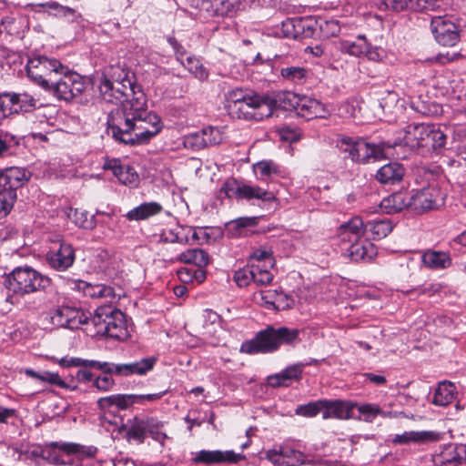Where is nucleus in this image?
I'll return each instance as SVG.
<instances>
[{"instance_id": "1", "label": "nucleus", "mask_w": 466, "mask_h": 466, "mask_svg": "<svg viewBox=\"0 0 466 466\" xmlns=\"http://www.w3.org/2000/svg\"><path fill=\"white\" fill-rule=\"evenodd\" d=\"M162 128L160 117L147 111L146 95L140 106L131 105L128 110H112L107 117V130L112 137L124 145L147 143Z\"/></svg>"}, {"instance_id": "2", "label": "nucleus", "mask_w": 466, "mask_h": 466, "mask_svg": "<svg viewBox=\"0 0 466 466\" xmlns=\"http://www.w3.org/2000/svg\"><path fill=\"white\" fill-rule=\"evenodd\" d=\"M98 89L105 102L120 106L115 110H128L133 104L140 106L145 96L134 75L119 66L112 68L110 77L103 76Z\"/></svg>"}, {"instance_id": "3", "label": "nucleus", "mask_w": 466, "mask_h": 466, "mask_svg": "<svg viewBox=\"0 0 466 466\" xmlns=\"http://www.w3.org/2000/svg\"><path fill=\"white\" fill-rule=\"evenodd\" d=\"M299 334L298 329L268 325L258 331L253 339L242 342L239 351L249 355L273 353L282 345L295 347L300 342Z\"/></svg>"}, {"instance_id": "4", "label": "nucleus", "mask_w": 466, "mask_h": 466, "mask_svg": "<svg viewBox=\"0 0 466 466\" xmlns=\"http://www.w3.org/2000/svg\"><path fill=\"white\" fill-rule=\"evenodd\" d=\"M226 107L233 116L245 120L261 121L269 113L262 95L242 88L226 94Z\"/></svg>"}, {"instance_id": "5", "label": "nucleus", "mask_w": 466, "mask_h": 466, "mask_svg": "<svg viewBox=\"0 0 466 466\" xmlns=\"http://www.w3.org/2000/svg\"><path fill=\"white\" fill-rule=\"evenodd\" d=\"M51 283L48 277L31 267H17L4 277L5 287L12 292L6 301L15 304L16 296L24 297L46 289Z\"/></svg>"}, {"instance_id": "6", "label": "nucleus", "mask_w": 466, "mask_h": 466, "mask_svg": "<svg viewBox=\"0 0 466 466\" xmlns=\"http://www.w3.org/2000/svg\"><path fill=\"white\" fill-rule=\"evenodd\" d=\"M163 428L164 422L156 417L135 416L123 423L118 431L130 444H143L148 436L163 444L167 438Z\"/></svg>"}, {"instance_id": "7", "label": "nucleus", "mask_w": 466, "mask_h": 466, "mask_svg": "<svg viewBox=\"0 0 466 466\" xmlns=\"http://www.w3.org/2000/svg\"><path fill=\"white\" fill-rule=\"evenodd\" d=\"M65 70L66 66L62 65L59 60L45 56L32 57L26 64L27 76L45 91L54 80L53 76Z\"/></svg>"}, {"instance_id": "8", "label": "nucleus", "mask_w": 466, "mask_h": 466, "mask_svg": "<svg viewBox=\"0 0 466 466\" xmlns=\"http://www.w3.org/2000/svg\"><path fill=\"white\" fill-rule=\"evenodd\" d=\"M61 76L52 81L46 92L52 94L58 100L71 101L82 95L86 88L85 80L79 74L71 71L66 66Z\"/></svg>"}, {"instance_id": "9", "label": "nucleus", "mask_w": 466, "mask_h": 466, "mask_svg": "<svg viewBox=\"0 0 466 466\" xmlns=\"http://www.w3.org/2000/svg\"><path fill=\"white\" fill-rule=\"evenodd\" d=\"M431 30L435 41L447 47H453L461 41V27L456 19L449 15L431 18Z\"/></svg>"}, {"instance_id": "10", "label": "nucleus", "mask_w": 466, "mask_h": 466, "mask_svg": "<svg viewBox=\"0 0 466 466\" xmlns=\"http://www.w3.org/2000/svg\"><path fill=\"white\" fill-rule=\"evenodd\" d=\"M156 362V357H147L129 363L101 361L99 366L102 372L115 373V376L117 377H128L131 375H146L154 369Z\"/></svg>"}, {"instance_id": "11", "label": "nucleus", "mask_w": 466, "mask_h": 466, "mask_svg": "<svg viewBox=\"0 0 466 466\" xmlns=\"http://www.w3.org/2000/svg\"><path fill=\"white\" fill-rule=\"evenodd\" d=\"M89 318L90 312L68 305L57 307L51 316L53 324L69 329H77L83 325H89Z\"/></svg>"}, {"instance_id": "12", "label": "nucleus", "mask_w": 466, "mask_h": 466, "mask_svg": "<svg viewBox=\"0 0 466 466\" xmlns=\"http://www.w3.org/2000/svg\"><path fill=\"white\" fill-rule=\"evenodd\" d=\"M76 260V251L72 244L64 239L54 243L46 253V261L50 268L57 271H66Z\"/></svg>"}, {"instance_id": "13", "label": "nucleus", "mask_w": 466, "mask_h": 466, "mask_svg": "<svg viewBox=\"0 0 466 466\" xmlns=\"http://www.w3.org/2000/svg\"><path fill=\"white\" fill-rule=\"evenodd\" d=\"M266 458L278 466H299L311 464L313 461L308 455L289 445L268 450Z\"/></svg>"}, {"instance_id": "14", "label": "nucleus", "mask_w": 466, "mask_h": 466, "mask_svg": "<svg viewBox=\"0 0 466 466\" xmlns=\"http://www.w3.org/2000/svg\"><path fill=\"white\" fill-rule=\"evenodd\" d=\"M428 125L424 123H412L407 125L399 135L393 147L403 146L421 154L425 137L428 133Z\"/></svg>"}, {"instance_id": "15", "label": "nucleus", "mask_w": 466, "mask_h": 466, "mask_svg": "<svg viewBox=\"0 0 466 466\" xmlns=\"http://www.w3.org/2000/svg\"><path fill=\"white\" fill-rule=\"evenodd\" d=\"M32 174L29 170L20 167H9L0 170V189L17 193V190L27 184Z\"/></svg>"}, {"instance_id": "16", "label": "nucleus", "mask_w": 466, "mask_h": 466, "mask_svg": "<svg viewBox=\"0 0 466 466\" xmlns=\"http://www.w3.org/2000/svg\"><path fill=\"white\" fill-rule=\"evenodd\" d=\"M47 446L57 449L66 455H74L76 459L82 460L76 466H101L98 462L83 461L84 459H89L96 456L97 448L95 446H86L75 442L51 441Z\"/></svg>"}, {"instance_id": "17", "label": "nucleus", "mask_w": 466, "mask_h": 466, "mask_svg": "<svg viewBox=\"0 0 466 466\" xmlns=\"http://www.w3.org/2000/svg\"><path fill=\"white\" fill-rule=\"evenodd\" d=\"M246 456L242 453H236L234 451H208L202 450L193 458L194 463H202L206 465L228 463L236 464L244 461Z\"/></svg>"}, {"instance_id": "18", "label": "nucleus", "mask_w": 466, "mask_h": 466, "mask_svg": "<svg viewBox=\"0 0 466 466\" xmlns=\"http://www.w3.org/2000/svg\"><path fill=\"white\" fill-rule=\"evenodd\" d=\"M219 142L220 136L218 130L212 127L190 133L183 137L184 147L193 151H198L207 147L217 145Z\"/></svg>"}, {"instance_id": "19", "label": "nucleus", "mask_w": 466, "mask_h": 466, "mask_svg": "<svg viewBox=\"0 0 466 466\" xmlns=\"http://www.w3.org/2000/svg\"><path fill=\"white\" fill-rule=\"evenodd\" d=\"M410 209L417 212L436 208L440 202L441 191L434 187H428L410 194Z\"/></svg>"}, {"instance_id": "20", "label": "nucleus", "mask_w": 466, "mask_h": 466, "mask_svg": "<svg viewBox=\"0 0 466 466\" xmlns=\"http://www.w3.org/2000/svg\"><path fill=\"white\" fill-rule=\"evenodd\" d=\"M309 363L298 362L286 367L279 373L268 376L267 382L272 388L289 387L302 379L304 368Z\"/></svg>"}, {"instance_id": "21", "label": "nucleus", "mask_w": 466, "mask_h": 466, "mask_svg": "<svg viewBox=\"0 0 466 466\" xmlns=\"http://www.w3.org/2000/svg\"><path fill=\"white\" fill-rule=\"evenodd\" d=\"M72 289L83 293L86 298L105 299L108 302H112L116 299L114 288L102 283L91 284L76 279L72 282Z\"/></svg>"}, {"instance_id": "22", "label": "nucleus", "mask_w": 466, "mask_h": 466, "mask_svg": "<svg viewBox=\"0 0 466 466\" xmlns=\"http://www.w3.org/2000/svg\"><path fill=\"white\" fill-rule=\"evenodd\" d=\"M356 403L350 400L322 399V418L347 420L351 417V412Z\"/></svg>"}, {"instance_id": "23", "label": "nucleus", "mask_w": 466, "mask_h": 466, "mask_svg": "<svg viewBox=\"0 0 466 466\" xmlns=\"http://www.w3.org/2000/svg\"><path fill=\"white\" fill-rule=\"evenodd\" d=\"M263 101L268 105V114L265 118L269 117L273 114V110L280 108L286 111L296 109L298 105L297 96L289 91H282L272 96L262 95Z\"/></svg>"}, {"instance_id": "24", "label": "nucleus", "mask_w": 466, "mask_h": 466, "mask_svg": "<svg viewBox=\"0 0 466 466\" xmlns=\"http://www.w3.org/2000/svg\"><path fill=\"white\" fill-rule=\"evenodd\" d=\"M439 440V433L433 431H409L396 434L390 440L394 445L426 444Z\"/></svg>"}, {"instance_id": "25", "label": "nucleus", "mask_w": 466, "mask_h": 466, "mask_svg": "<svg viewBox=\"0 0 466 466\" xmlns=\"http://www.w3.org/2000/svg\"><path fill=\"white\" fill-rule=\"evenodd\" d=\"M365 232V227L360 217H353L341 224L337 229V237L342 243L360 241Z\"/></svg>"}, {"instance_id": "26", "label": "nucleus", "mask_w": 466, "mask_h": 466, "mask_svg": "<svg viewBox=\"0 0 466 466\" xmlns=\"http://www.w3.org/2000/svg\"><path fill=\"white\" fill-rule=\"evenodd\" d=\"M440 466H466V444L451 443L439 455Z\"/></svg>"}, {"instance_id": "27", "label": "nucleus", "mask_w": 466, "mask_h": 466, "mask_svg": "<svg viewBox=\"0 0 466 466\" xmlns=\"http://www.w3.org/2000/svg\"><path fill=\"white\" fill-rule=\"evenodd\" d=\"M421 262L429 269L443 270L452 265V258L447 251L427 249L421 255Z\"/></svg>"}, {"instance_id": "28", "label": "nucleus", "mask_w": 466, "mask_h": 466, "mask_svg": "<svg viewBox=\"0 0 466 466\" xmlns=\"http://www.w3.org/2000/svg\"><path fill=\"white\" fill-rule=\"evenodd\" d=\"M405 175V167L399 162H390L380 167L375 175L378 182L384 185H394L400 182Z\"/></svg>"}, {"instance_id": "29", "label": "nucleus", "mask_w": 466, "mask_h": 466, "mask_svg": "<svg viewBox=\"0 0 466 466\" xmlns=\"http://www.w3.org/2000/svg\"><path fill=\"white\" fill-rule=\"evenodd\" d=\"M428 133L425 137L421 155L431 154L445 147L447 142L446 134L435 124L428 125Z\"/></svg>"}, {"instance_id": "30", "label": "nucleus", "mask_w": 466, "mask_h": 466, "mask_svg": "<svg viewBox=\"0 0 466 466\" xmlns=\"http://www.w3.org/2000/svg\"><path fill=\"white\" fill-rule=\"evenodd\" d=\"M108 320L106 336L117 340H126L129 337L125 315L121 310L114 308V312Z\"/></svg>"}, {"instance_id": "31", "label": "nucleus", "mask_w": 466, "mask_h": 466, "mask_svg": "<svg viewBox=\"0 0 466 466\" xmlns=\"http://www.w3.org/2000/svg\"><path fill=\"white\" fill-rule=\"evenodd\" d=\"M100 410L106 411L115 408L117 410H126L134 406L133 394H113L99 398L96 401Z\"/></svg>"}, {"instance_id": "32", "label": "nucleus", "mask_w": 466, "mask_h": 466, "mask_svg": "<svg viewBox=\"0 0 466 466\" xmlns=\"http://www.w3.org/2000/svg\"><path fill=\"white\" fill-rule=\"evenodd\" d=\"M380 208L388 214H394L405 208H410V193L402 191L392 193L381 200Z\"/></svg>"}, {"instance_id": "33", "label": "nucleus", "mask_w": 466, "mask_h": 466, "mask_svg": "<svg viewBox=\"0 0 466 466\" xmlns=\"http://www.w3.org/2000/svg\"><path fill=\"white\" fill-rule=\"evenodd\" d=\"M355 151L353 161L362 164L368 163L370 158L377 159L383 154V150L379 145L369 143L361 137H357Z\"/></svg>"}, {"instance_id": "34", "label": "nucleus", "mask_w": 466, "mask_h": 466, "mask_svg": "<svg viewBox=\"0 0 466 466\" xmlns=\"http://www.w3.org/2000/svg\"><path fill=\"white\" fill-rule=\"evenodd\" d=\"M458 395L457 387L451 381L439 382L434 390L432 403L435 406L445 407L453 402Z\"/></svg>"}, {"instance_id": "35", "label": "nucleus", "mask_w": 466, "mask_h": 466, "mask_svg": "<svg viewBox=\"0 0 466 466\" xmlns=\"http://www.w3.org/2000/svg\"><path fill=\"white\" fill-rule=\"evenodd\" d=\"M162 209V206L157 202H144L129 210L125 218L129 221L146 220L159 214Z\"/></svg>"}, {"instance_id": "36", "label": "nucleus", "mask_w": 466, "mask_h": 466, "mask_svg": "<svg viewBox=\"0 0 466 466\" xmlns=\"http://www.w3.org/2000/svg\"><path fill=\"white\" fill-rule=\"evenodd\" d=\"M367 41L365 35H359L354 40L339 39L336 47L344 54L360 56L367 50Z\"/></svg>"}, {"instance_id": "37", "label": "nucleus", "mask_w": 466, "mask_h": 466, "mask_svg": "<svg viewBox=\"0 0 466 466\" xmlns=\"http://www.w3.org/2000/svg\"><path fill=\"white\" fill-rule=\"evenodd\" d=\"M66 217L79 228L92 230L96 226V216L81 208H69Z\"/></svg>"}, {"instance_id": "38", "label": "nucleus", "mask_w": 466, "mask_h": 466, "mask_svg": "<svg viewBox=\"0 0 466 466\" xmlns=\"http://www.w3.org/2000/svg\"><path fill=\"white\" fill-rule=\"evenodd\" d=\"M10 93L14 102L13 109L15 110V115L31 113L37 108L38 101L32 95L26 92Z\"/></svg>"}, {"instance_id": "39", "label": "nucleus", "mask_w": 466, "mask_h": 466, "mask_svg": "<svg viewBox=\"0 0 466 466\" xmlns=\"http://www.w3.org/2000/svg\"><path fill=\"white\" fill-rule=\"evenodd\" d=\"M238 199H258L264 202H271L276 200V197L273 192L264 189L258 186H253L242 182L241 190Z\"/></svg>"}, {"instance_id": "40", "label": "nucleus", "mask_w": 466, "mask_h": 466, "mask_svg": "<svg viewBox=\"0 0 466 466\" xmlns=\"http://www.w3.org/2000/svg\"><path fill=\"white\" fill-rule=\"evenodd\" d=\"M177 260L185 264H193L198 268H203L209 264V256L204 249L189 248L179 254Z\"/></svg>"}, {"instance_id": "41", "label": "nucleus", "mask_w": 466, "mask_h": 466, "mask_svg": "<svg viewBox=\"0 0 466 466\" xmlns=\"http://www.w3.org/2000/svg\"><path fill=\"white\" fill-rule=\"evenodd\" d=\"M114 312L112 306H101L98 307L94 316L90 315L89 324H92L96 329V335H105L107 329V321Z\"/></svg>"}, {"instance_id": "42", "label": "nucleus", "mask_w": 466, "mask_h": 466, "mask_svg": "<svg viewBox=\"0 0 466 466\" xmlns=\"http://www.w3.org/2000/svg\"><path fill=\"white\" fill-rule=\"evenodd\" d=\"M365 227V231H370L373 239H381L386 238L393 229L391 221L388 218H375L369 220Z\"/></svg>"}, {"instance_id": "43", "label": "nucleus", "mask_w": 466, "mask_h": 466, "mask_svg": "<svg viewBox=\"0 0 466 466\" xmlns=\"http://www.w3.org/2000/svg\"><path fill=\"white\" fill-rule=\"evenodd\" d=\"M185 231L188 232V228H184L182 225H177L174 228L163 230L160 240L165 243H179L189 244L190 239L185 235Z\"/></svg>"}, {"instance_id": "44", "label": "nucleus", "mask_w": 466, "mask_h": 466, "mask_svg": "<svg viewBox=\"0 0 466 466\" xmlns=\"http://www.w3.org/2000/svg\"><path fill=\"white\" fill-rule=\"evenodd\" d=\"M181 65L200 82L208 81L209 72L195 56H187Z\"/></svg>"}, {"instance_id": "45", "label": "nucleus", "mask_w": 466, "mask_h": 466, "mask_svg": "<svg viewBox=\"0 0 466 466\" xmlns=\"http://www.w3.org/2000/svg\"><path fill=\"white\" fill-rule=\"evenodd\" d=\"M210 7L217 16H231L238 7V0H211Z\"/></svg>"}, {"instance_id": "46", "label": "nucleus", "mask_w": 466, "mask_h": 466, "mask_svg": "<svg viewBox=\"0 0 466 466\" xmlns=\"http://www.w3.org/2000/svg\"><path fill=\"white\" fill-rule=\"evenodd\" d=\"M280 76L287 81L294 84H303L308 76V71L301 66H285L280 68Z\"/></svg>"}, {"instance_id": "47", "label": "nucleus", "mask_w": 466, "mask_h": 466, "mask_svg": "<svg viewBox=\"0 0 466 466\" xmlns=\"http://www.w3.org/2000/svg\"><path fill=\"white\" fill-rule=\"evenodd\" d=\"M304 18H288L281 23L282 31L287 37L299 38L303 33Z\"/></svg>"}, {"instance_id": "48", "label": "nucleus", "mask_w": 466, "mask_h": 466, "mask_svg": "<svg viewBox=\"0 0 466 466\" xmlns=\"http://www.w3.org/2000/svg\"><path fill=\"white\" fill-rule=\"evenodd\" d=\"M255 172L258 175V178L266 180L275 175L280 174V167L271 160L259 161L254 165Z\"/></svg>"}, {"instance_id": "49", "label": "nucleus", "mask_w": 466, "mask_h": 466, "mask_svg": "<svg viewBox=\"0 0 466 466\" xmlns=\"http://www.w3.org/2000/svg\"><path fill=\"white\" fill-rule=\"evenodd\" d=\"M379 9L400 13L408 9L412 10V0H377Z\"/></svg>"}, {"instance_id": "50", "label": "nucleus", "mask_w": 466, "mask_h": 466, "mask_svg": "<svg viewBox=\"0 0 466 466\" xmlns=\"http://www.w3.org/2000/svg\"><path fill=\"white\" fill-rule=\"evenodd\" d=\"M58 364L63 368L86 366L100 371L101 361L95 360H86L76 357H63L58 360Z\"/></svg>"}, {"instance_id": "51", "label": "nucleus", "mask_w": 466, "mask_h": 466, "mask_svg": "<svg viewBox=\"0 0 466 466\" xmlns=\"http://www.w3.org/2000/svg\"><path fill=\"white\" fill-rule=\"evenodd\" d=\"M233 279L236 284L244 288L248 286L254 279L253 263L248 264L247 266L238 268L235 271Z\"/></svg>"}, {"instance_id": "52", "label": "nucleus", "mask_w": 466, "mask_h": 466, "mask_svg": "<svg viewBox=\"0 0 466 466\" xmlns=\"http://www.w3.org/2000/svg\"><path fill=\"white\" fill-rule=\"evenodd\" d=\"M355 408L358 409L365 422H372L378 415L385 416V412L377 404L365 403L358 405L356 403Z\"/></svg>"}, {"instance_id": "53", "label": "nucleus", "mask_w": 466, "mask_h": 466, "mask_svg": "<svg viewBox=\"0 0 466 466\" xmlns=\"http://www.w3.org/2000/svg\"><path fill=\"white\" fill-rule=\"evenodd\" d=\"M19 144L18 138L8 131L0 129V157L9 154Z\"/></svg>"}, {"instance_id": "54", "label": "nucleus", "mask_w": 466, "mask_h": 466, "mask_svg": "<svg viewBox=\"0 0 466 466\" xmlns=\"http://www.w3.org/2000/svg\"><path fill=\"white\" fill-rule=\"evenodd\" d=\"M321 410L322 400H319L297 406L295 414L302 417L312 418L317 416L319 413H321Z\"/></svg>"}, {"instance_id": "55", "label": "nucleus", "mask_w": 466, "mask_h": 466, "mask_svg": "<svg viewBox=\"0 0 466 466\" xmlns=\"http://www.w3.org/2000/svg\"><path fill=\"white\" fill-rule=\"evenodd\" d=\"M17 193H9L0 189V218H5L13 209Z\"/></svg>"}, {"instance_id": "56", "label": "nucleus", "mask_w": 466, "mask_h": 466, "mask_svg": "<svg viewBox=\"0 0 466 466\" xmlns=\"http://www.w3.org/2000/svg\"><path fill=\"white\" fill-rule=\"evenodd\" d=\"M113 375H115V373H106L101 371L100 375L96 376L92 386L99 391H110L116 385V381L112 378Z\"/></svg>"}, {"instance_id": "57", "label": "nucleus", "mask_w": 466, "mask_h": 466, "mask_svg": "<svg viewBox=\"0 0 466 466\" xmlns=\"http://www.w3.org/2000/svg\"><path fill=\"white\" fill-rule=\"evenodd\" d=\"M242 182L236 179H228L225 181L219 190V195L228 198H239Z\"/></svg>"}, {"instance_id": "58", "label": "nucleus", "mask_w": 466, "mask_h": 466, "mask_svg": "<svg viewBox=\"0 0 466 466\" xmlns=\"http://www.w3.org/2000/svg\"><path fill=\"white\" fill-rule=\"evenodd\" d=\"M268 267L260 266L253 263L254 279L253 283L258 286L269 284L273 279L272 273L268 269Z\"/></svg>"}, {"instance_id": "59", "label": "nucleus", "mask_w": 466, "mask_h": 466, "mask_svg": "<svg viewBox=\"0 0 466 466\" xmlns=\"http://www.w3.org/2000/svg\"><path fill=\"white\" fill-rule=\"evenodd\" d=\"M337 147L340 151L349 153V157L353 161V157L356 154L355 148H357V137L340 135L337 138Z\"/></svg>"}, {"instance_id": "60", "label": "nucleus", "mask_w": 466, "mask_h": 466, "mask_svg": "<svg viewBox=\"0 0 466 466\" xmlns=\"http://www.w3.org/2000/svg\"><path fill=\"white\" fill-rule=\"evenodd\" d=\"M14 102L10 92L0 94V122L15 114Z\"/></svg>"}, {"instance_id": "61", "label": "nucleus", "mask_w": 466, "mask_h": 466, "mask_svg": "<svg viewBox=\"0 0 466 466\" xmlns=\"http://www.w3.org/2000/svg\"><path fill=\"white\" fill-rule=\"evenodd\" d=\"M41 7L55 11L58 17L76 16V11L69 6L62 5L57 2H46L39 5Z\"/></svg>"}, {"instance_id": "62", "label": "nucleus", "mask_w": 466, "mask_h": 466, "mask_svg": "<svg viewBox=\"0 0 466 466\" xmlns=\"http://www.w3.org/2000/svg\"><path fill=\"white\" fill-rule=\"evenodd\" d=\"M255 261L259 263H263L264 267H272L273 266V258L272 252L269 249L257 248L253 251L250 256V262L254 263Z\"/></svg>"}, {"instance_id": "63", "label": "nucleus", "mask_w": 466, "mask_h": 466, "mask_svg": "<svg viewBox=\"0 0 466 466\" xmlns=\"http://www.w3.org/2000/svg\"><path fill=\"white\" fill-rule=\"evenodd\" d=\"M319 30L324 37L336 36L340 32V25L338 20H323L319 23Z\"/></svg>"}, {"instance_id": "64", "label": "nucleus", "mask_w": 466, "mask_h": 466, "mask_svg": "<svg viewBox=\"0 0 466 466\" xmlns=\"http://www.w3.org/2000/svg\"><path fill=\"white\" fill-rule=\"evenodd\" d=\"M346 250L350 258L354 261L365 259L368 257L367 247L360 243V241L350 243ZM369 258H370V256H369Z\"/></svg>"}]
</instances>
